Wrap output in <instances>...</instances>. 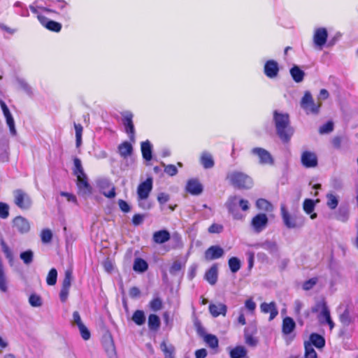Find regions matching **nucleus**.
Returning <instances> with one entry per match:
<instances>
[{"label": "nucleus", "instance_id": "1", "mask_svg": "<svg viewBox=\"0 0 358 358\" xmlns=\"http://www.w3.org/2000/svg\"><path fill=\"white\" fill-rule=\"evenodd\" d=\"M273 122L279 138L284 142H288L294 134V129L289 124L288 114L275 110Z\"/></svg>", "mask_w": 358, "mask_h": 358}, {"label": "nucleus", "instance_id": "2", "mask_svg": "<svg viewBox=\"0 0 358 358\" xmlns=\"http://www.w3.org/2000/svg\"><path fill=\"white\" fill-rule=\"evenodd\" d=\"M227 178L230 183L239 189H250L253 185V180L248 174L238 171L229 172Z\"/></svg>", "mask_w": 358, "mask_h": 358}, {"label": "nucleus", "instance_id": "3", "mask_svg": "<svg viewBox=\"0 0 358 358\" xmlns=\"http://www.w3.org/2000/svg\"><path fill=\"white\" fill-rule=\"evenodd\" d=\"M280 212L284 224L289 229L299 228L303 225L304 220L302 216H292L287 210L285 205H281Z\"/></svg>", "mask_w": 358, "mask_h": 358}, {"label": "nucleus", "instance_id": "4", "mask_svg": "<svg viewBox=\"0 0 358 358\" xmlns=\"http://www.w3.org/2000/svg\"><path fill=\"white\" fill-rule=\"evenodd\" d=\"M14 203L22 210H28L31 208L32 201L29 195L23 190L18 189L13 191Z\"/></svg>", "mask_w": 358, "mask_h": 358}, {"label": "nucleus", "instance_id": "5", "mask_svg": "<svg viewBox=\"0 0 358 358\" xmlns=\"http://www.w3.org/2000/svg\"><path fill=\"white\" fill-rule=\"evenodd\" d=\"M301 106L308 114H317L319 113L321 103H315L310 92H306L301 101Z\"/></svg>", "mask_w": 358, "mask_h": 358}, {"label": "nucleus", "instance_id": "6", "mask_svg": "<svg viewBox=\"0 0 358 358\" xmlns=\"http://www.w3.org/2000/svg\"><path fill=\"white\" fill-rule=\"evenodd\" d=\"M72 278V271L70 269L66 270L59 293V298L62 302H65L68 299Z\"/></svg>", "mask_w": 358, "mask_h": 358}, {"label": "nucleus", "instance_id": "7", "mask_svg": "<svg viewBox=\"0 0 358 358\" xmlns=\"http://www.w3.org/2000/svg\"><path fill=\"white\" fill-rule=\"evenodd\" d=\"M133 114L129 111L122 113V123L125 128L126 133L129 135L131 141H135V129L133 124Z\"/></svg>", "mask_w": 358, "mask_h": 358}, {"label": "nucleus", "instance_id": "8", "mask_svg": "<svg viewBox=\"0 0 358 358\" xmlns=\"http://www.w3.org/2000/svg\"><path fill=\"white\" fill-rule=\"evenodd\" d=\"M76 185L78 189V194L83 196H86L92 193V187L88 182L86 174L76 176Z\"/></svg>", "mask_w": 358, "mask_h": 358}, {"label": "nucleus", "instance_id": "9", "mask_svg": "<svg viewBox=\"0 0 358 358\" xmlns=\"http://www.w3.org/2000/svg\"><path fill=\"white\" fill-rule=\"evenodd\" d=\"M226 207L229 213L233 216L235 220L243 219V215L239 213L238 210V196H230L226 202Z\"/></svg>", "mask_w": 358, "mask_h": 358}, {"label": "nucleus", "instance_id": "10", "mask_svg": "<svg viewBox=\"0 0 358 358\" xmlns=\"http://www.w3.org/2000/svg\"><path fill=\"white\" fill-rule=\"evenodd\" d=\"M251 154L257 156L261 164H273V158L266 150L262 148H255L251 150Z\"/></svg>", "mask_w": 358, "mask_h": 358}, {"label": "nucleus", "instance_id": "11", "mask_svg": "<svg viewBox=\"0 0 358 358\" xmlns=\"http://www.w3.org/2000/svg\"><path fill=\"white\" fill-rule=\"evenodd\" d=\"M268 224V217L264 213H259L255 216L251 221V226L254 231L259 233L263 231Z\"/></svg>", "mask_w": 358, "mask_h": 358}, {"label": "nucleus", "instance_id": "12", "mask_svg": "<svg viewBox=\"0 0 358 358\" xmlns=\"http://www.w3.org/2000/svg\"><path fill=\"white\" fill-rule=\"evenodd\" d=\"M152 189V179L148 178L144 182L140 183L137 189L138 199H147Z\"/></svg>", "mask_w": 358, "mask_h": 358}, {"label": "nucleus", "instance_id": "13", "mask_svg": "<svg viewBox=\"0 0 358 358\" xmlns=\"http://www.w3.org/2000/svg\"><path fill=\"white\" fill-rule=\"evenodd\" d=\"M301 162L304 167L313 168L317 165V157L313 152L304 151L301 154Z\"/></svg>", "mask_w": 358, "mask_h": 358}, {"label": "nucleus", "instance_id": "14", "mask_svg": "<svg viewBox=\"0 0 358 358\" xmlns=\"http://www.w3.org/2000/svg\"><path fill=\"white\" fill-rule=\"evenodd\" d=\"M224 254V251L220 246L213 245L206 250L204 257L207 261H210L222 257Z\"/></svg>", "mask_w": 358, "mask_h": 358}, {"label": "nucleus", "instance_id": "15", "mask_svg": "<svg viewBox=\"0 0 358 358\" xmlns=\"http://www.w3.org/2000/svg\"><path fill=\"white\" fill-rule=\"evenodd\" d=\"M264 72L269 78H275L279 72L278 62L273 59L267 61L264 64Z\"/></svg>", "mask_w": 358, "mask_h": 358}, {"label": "nucleus", "instance_id": "16", "mask_svg": "<svg viewBox=\"0 0 358 358\" xmlns=\"http://www.w3.org/2000/svg\"><path fill=\"white\" fill-rule=\"evenodd\" d=\"M328 36L327 30L324 27H320L315 31L313 36L314 43L320 47H322L327 42Z\"/></svg>", "mask_w": 358, "mask_h": 358}, {"label": "nucleus", "instance_id": "17", "mask_svg": "<svg viewBox=\"0 0 358 358\" xmlns=\"http://www.w3.org/2000/svg\"><path fill=\"white\" fill-rule=\"evenodd\" d=\"M13 225L21 234L27 233L30 230L29 221L22 216H17L13 220Z\"/></svg>", "mask_w": 358, "mask_h": 358}, {"label": "nucleus", "instance_id": "18", "mask_svg": "<svg viewBox=\"0 0 358 358\" xmlns=\"http://www.w3.org/2000/svg\"><path fill=\"white\" fill-rule=\"evenodd\" d=\"M262 312L264 313H270L269 320H273L278 314V309L276 308L275 302H271L269 303H262L260 306Z\"/></svg>", "mask_w": 358, "mask_h": 358}, {"label": "nucleus", "instance_id": "19", "mask_svg": "<svg viewBox=\"0 0 358 358\" xmlns=\"http://www.w3.org/2000/svg\"><path fill=\"white\" fill-rule=\"evenodd\" d=\"M186 189L193 195H199L202 192L203 187L198 180L192 179L187 182Z\"/></svg>", "mask_w": 358, "mask_h": 358}, {"label": "nucleus", "instance_id": "20", "mask_svg": "<svg viewBox=\"0 0 358 358\" xmlns=\"http://www.w3.org/2000/svg\"><path fill=\"white\" fill-rule=\"evenodd\" d=\"M218 268L217 265H213L205 274V279L211 285H214L217 281Z\"/></svg>", "mask_w": 358, "mask_h": 358}, {"label": "nucleus", "instance_id": "21", "mask_svg": "<svg viewBox=\"0 0 358 358\" xmlns=\"http://www.w3.org/2000/svg\"><path fill=\"white\" fill-rule=\"evenodd\" d=\"M296 323L290 317H286L282 320V331L285 335L290 334L295 329Z\"/></svg>", "mask_w": 358, "mask_h": 358}, {"label": "nucleus", "instance_id": "22", "mask_svg": "<svg viewBox=\"0 0 358 358\" xmlns=\"http://www.w3.org/2000/svg\"><path fill=\"white\" fill-rule=\"evenodd\" d=\"M209 311L214 317L220 315L224 316L227 313V306L223 303L210 304Z\"/></svg>", "mask_w": 358, "mask_h": 358}, {"label": "nucleus", "instance_id": "23", "mask_svg": "<svg viewBox=\"0 0 358 358\" xmlns=\"http://www.w3.org/2000/svg\"><path fill=\"white\" fill-rule=\"evenodd\" d=\"M170 234L166 230H159L153 234V241L156 243L162 244L170 239Z\"/></svg>", "mask_w": 358, "mask_h": 358}, {"label": "nucleus", "instance_id": "24", "mask_svg": "<svg viewBox=\"0 0 358 358\" xmlns=\"http://www.w3.org/2000/svg\"><path fill=\"white\" fill-rule=\"evenodd\" d=\"M200 162L204 169H211L214 166V160L211 154L204 152L200 157Z\"/></svg>", "mask_w": 358, "mask_h": 358}, {"label": "nucleus", "instance_id": "25", "mask_svg": "<svg viewBox=\"0 0 358 358\" xmlns=\"http://www.w3.org/2000/svg\"><path fill=\"white\" fill-rule=\"evenodd\" d=\"M256 248H262L268 251L271 254H275L278 252L277 243L271 241H266L264 242L258 243L256 245Z\"/></svg>", "mask_w": 358, "mask_h": 358}, {"label": "nucleus", "instance_id": "26", "mask_svg": "<svg viewBox=\"0 0 358 358\" xmlns=\"http://www.w3.org/2000/svg\"><path fill=\"white\" fill-rule=\"evenodd\" d=\"M289 72L292 78L296 83H301L303 81L305 76V73L303 71L300 69L298 66L294 65L292 68H291Z\"/></svg>", "mask_w": 358, "mask_h": 358}, {"label": "nucleus", "instance_id": "27", "mask_svg": "<svg viewBox=\"0 0 358 358\" xmlns=\"http://www.w3.org/2000/svg\"><path fill=\"white\" fill-rule=\"evenodd\" d=\"M309 343L312 344L313 345H315L317 348L320 349L322 348L325 345V340L324 338L315 333L311 334L310 336V342Z\"/></svg>", "mask_w": 358, "mask_h": 358}, {"label": "nucleus", "instance_id": "28", "mask_svg": "<svg viewBox=\"0 0 358 358\" xmlns=\"http://www.w3.org/2000/svg\"><path fill=\"white\" fill-rule=\"evenodd\" d=\"M141 152L143 159L146 161H150L152 159V145L150 142L147 140L141 143Z\"/></svg>", "mask_w": 358, "mask_h": 358}, {"label": "nucleus", "instance_id": "29", "mask_svg": "<svg viewBox=\"0 0 358 358\" xmlns=\"http://www.w3.org/2000/svg\"><path fill=\"white\" fill-rule=\"evenodd\" d=\"M118 150L120 156L126 159L132 153L133 148L129 142H124L118 146Z\"/></svg>", "mask_w": 358, "mask_h": 358}, {"label": "nucleus", "instance_id": "30", "mask_svg": "<svg viewBox=\"0 0 358 358\" xmlns=\"http://www.w3.org/2000/svg\"><path fill=\"white\" fill-rule=\"evenodd\" d=\"M303 208L307 214H310V218L312 220L317 217L316 213H312L315 209V203L313 200L310 199H305L303 203Z\"/></svg>", "mask_w": 358, "mask_h": 358}, {"label": "nucleus", "instance_id": "31", "mask_svg": "<svg viewBox=\"0 0 358 358\" xmlns=\"http://www.w3.org/2000/svg\"><path fill=\"white\" fill-rule=\"evenodd\" d=\"M148 268V264L144 259L141 258H136L133 265V269L136 272L143 273Z\"/></svg>", "mask_w": 358, "mask_h": 358}, {"label": "nucleus", "instance_id": "32", "mask_svg": "<svg viewBox=\"0 0 358 358\" xmlns=\"http://www.w3.org/2000/svg\"><path fill=\"white\" fill-rule=\"evenodd\" d=\"M160 319L155 314H151L148 317V327L150 330L157 331L160 327Z\"/></svg>", "mask_w": 358, "mask_h": 358}, {"label": "nucleus", "instance_id": "33", "mask_svg": "<svg viewBox=\"0 0 358 358\" xmlns=\"http://www.w3.org/2000/svg\"><path fill=\"white\" fill-rule=\"evenodd\" d=\"M247 355V350L245 347L239 345L232 350L229 352L231 358H244Z\"/></svg>", "mask_w": 358, "mask_h": 358}, {"label": "nucleus", "instance_id": "34", "mask_svg": "<svg viewBox=\"0 0 358 358\" xmlns=\"http://www.w3.org/2000/svg\"><path fill=\"white\" fill-rule=\"evenodd\" d=\"M160 348L164 352L165 358H175V348L172 345H167L165 341H163L160 345Z\"/></svg>", "mask_w": 358, "mask_h": 358}, {"label": "nucleus", "instance_id": "35", "mask_svg": "<svg viewBox=\"0 0 358 358\" xmlns=\"http://www.w3.org/2000/svg\"><path fill=\"white\" fill-rule=\"evenodd\" d=\"M104 348L109 358H116L115 345L110 338L106 341Z\"/></svg>", "mask_w": 358, "mask_h": 358}, {"label": "nucleus", "instance_id": "36", "mask_svg": "<svg viewBox=\"0 0 358 358\" xmlns=\"http://www.w3.org/2000/svg\"><path fill=\"white\" fill-rule=\"evenodd\" d=\"M132 320L137 325H142L145 322V316L144 312L143 310H136L132 316Z\"/></svg>", "mask_w": 358, "mask_h": 358}, {"label": "nucleus", "instance_id": "37", "mask_svg": "<svg viewBox=\"0 0 358 358\" xmlns=\"http://www.w3.org/2000/svg\"><path fill=\"white\" fill-rule=\"evenodd\" d=\"M228 264L230 271L234 273L238 272L241 266V261L235 257H231L229 259Z\"/></svg>", "mask_w": 358, "mask_h": 358}, {"label": "nucleus", "instance_id": "38", "mask_svg": "<svg viewBox=\"0 0 358 358\" xmlns=\"http://www.w3.org/2000/svg\"><path fill=\"white\" fill-rule=\"evenodd\" d=\"M0 244L1 246L2 251L4 253L6 257L8 259L10 263H12L13 261V255L11 250L10 249V248L8 246V245L3 238L1 239Z\"/></svg>", "mask_w": 358, "mask_h": 358}, {"label": "nucleus", "instance_id": "39", "mask_svg": "<svg viewBox=\"0 0 358 358\" xmlns=\"http://www.w3.org/2000/svg\"><path fill=\"white\" fill-rule=\"evenodd\" d=\"M74 168L73 170V174L76 176L85 175L84 169L80 159L76 157L73 159Z\"/></svg>", "mask_w": 358, "mask_h": 358}, {"label": "nucleus", "instance_id": "40", "mask_svg": "<svg viewBox=\"0 0 358 358\" xmlns=\"http://www.w3.org/2000/svg\"><path fill=\"white\" fill-rule=\"evenodd\" d=\"M20 257L25 264L29 265L33 262L34 252L31 250H28L21 252Z\"/></svg>", "mask_w": 358, "mask_h": 358}, {"label": "nucleus", "instance_id": "41", "mask_svg": "<svg viewBox=\"0 0 358 358\" xmlns=\"http://www.w3.org/2000/svg\"><path fill=\"white\" fill-rule=\"evenodd\" d=\"M57 271L55 268L50 270L47 278L46 282L48 285H55L57 282Z\"/></svg>", "mask_w": 358, "mask_h": 358}, {"label": "nucleus", "instance_id": "42", "mask_svg": "<svg viewBox=\"0 0 358 358\" xmlns=\"http://www.w3.org/2000/svg\"><path fill=\"white\" fill-rule=\"evenodd\" d=\"M4 116L6 117V123L9 127L10 134L12 135H15L17 131L15 127V122L10 112L9 111L8 113L4 114Z\"/></svg>", "mask_w": 358, "mask_h": 358}, {"label": "nucleus", "instance_id": "43", "mask_svg": "<svg viewBox=\"0 0 358 358\" xmlns=\"http://www.w3.org/2000/svg\"><path fill=\"white\" fill-rule=\"evenodd\" d=\"M305 357L306 358H317V353L312 346L311 343L305 342Z\"/></svg>", "mask_w": 358, "mask_h": 358}, {"label": "nucleus", "instance_id": "44", "mask_svg": "<svg viewBox=\"0 0 358 358\" xmlns=\"http://www.w3.org/2000/svg\"><path fill=\"white\" fill-rule=\"evenodd\" d=\"M256 206L257 208L266 211H270L272 210L271 204L268 201L264 199H259L256 201Z\"/></svg>", "mask_w": 358, "mask_h": 358}, {"label": "nucleus", "instance_id": "45", "mask_svg": "<svg viewBox=\"0 0 358 358\" xmlns=\"http://www.w3.org/2000/svg\"><path fill=\"white\" fill-rule=\"evenodd\" d=\"M204 341L211 348H216L218 347V339L213 334L206 335Z\"/></svg>", "mask_w": 358, "mask_h": 358}, {"label": "nucleus", "instance_id": "46", "mask_svg": "<svg viewBox=\"0 0 358 358\" xmlns=\"http://www.w3.org/2000/svg\"><path fill=\"white\" fill-rule=\"evenodd\" d=\"M149 306L153 311L160 310L162 308V301L159 297H156L150 301Z\"/></svg>", "mask_w": 358, "mask_h": 358}, {"label": "nucleus", "instance_id": "47", "mask_svg": "<svg viewBox=\"0 0 358 358\" xmlns=\"http://www.w3.org/2000/svg\"><path fill=\"white\" fill-rule=\"evenodd\" d=\"M41 238L43 243H48L52 238V233L48 229H43L41 233Z\"/></svg>", "mask_w": 358, "mask_h": 358}, {"label": "nucleus", "instance_id": "48", "mask_svg": "<svg viewBox=\"0 0 358 358\" xmlns=\"http://www.w3.org/2000/svg\"><path fill=\"white\" fill-rule=\"evenodd\" d=\"M327 197V206L331 209H335L338 203L337 198L332 194H329Z\"/></svg>", "mask_w": 358, "mask_h": 358}, {"label": "nucleus", "instance_id": "49", "mask_svg": "<svg viewBox=\"0 0 358 358\" xmlns=\"http://www.w3.org/2000/svg\"><path fill=\"white\" fill-rule=\"evenodd\" d=\"M162 164L164 167V172L169 176H174L178 173V169L175 165H166L164 163H162Z\"/></svg>", "mask_w": 358, "mask_h": 358}, {"label": "nucleus", "instance_id": "50", "mask_svg": "<svg viewBox=\"0 0 358 358\" xmlns=\"http://www.w3.org/2000/svg\"><path fill=\"white\" fill-rule=\"evenodd\" d=\"M334 129V124L332 122H328L321 126L319 129V132L321 134H329Z\"/></svg>", "mask_w": 358, "mask_h": 358}, {"label": "nucleus", "instance_id": "51", "mask_svg": "<svg viewBox=\"0 0 358 358\" xmlns=\"http://www.w3.org/2000/svg\"><path fill=\"white\" fill-rule=\"evenodd\" d=\"M9 215V206L7 203L0 202V217L6 219Z\"/></svg>", "mask_w": 358, "mask_h": 358}, {"label": "nucleus", "instance_id": "52", "mask_svg": "<svg viewBox=\"0 0 358 358\" xmlns=\"http://www.w3.org/2000/svg\"><path fill=\"white\" fill-rule=\"evenodd\" d=\"M29 302L33 307H39L42 305L41 297L36 294H31L29 296Z\"/></svg>", "mask_w": 358, "mask_h": 358}, {"label": "nucleus", "instance_id": "53", "mask_svg": "<svg viewBox=\"0 0 358 358\" xmlns=\"http://www.w3.org/2000/svg\"><path fill=\"white\" fill-rule=\"evenodd\" d=\"M327 308V303L324 299L318 301L314 307L312 308V311L313 313H317L323 311L325 308Z\"/></svg>", "mask_w": 358, "mask_h": 358}, {"label": "nucleus", "instance_id": "54", "mask_svg": "<svg viewBox=\"0 0 358 358\" xmlns=\"http://www.w3.org/2000/svg\"><path fill=\"white\" fill-rule=\"evenodd\" d=\"M182 265L180 261H175L170 268L169 272L171 275H177L182 269Z\"/></svg>", "mask_w": 358, "mask_h": 358}, {"label": "nucleus", "instance_id": "55", "mask_svg": "<svg viewBox=\"0 0 358 358\" xmlns=\"http://www.w3.org/2000/svg\"><path fill=\"white\" fill-rule=\"evenodd\" d=\"M340 321L341 323L345 326L350 324L351 320L350 317V313L348 310H345L341 315H340Z\"/></svg>", "mask_w": 358, "mask_h": 358}, {"label": "nucleus", "instance_id": "56", "mask_svg": "<svg viewBox=\"0 0 358 358\" xmlns=\"http://www.w3.org/2000/svg\"><path fill=\"white\" fill-rule=\"evenodd\" d=\"M208 231L210 234H220L223 231V226L220 224L214 223L208 227Z\"/></svg>", "mask_w": 358, "mask_h": 358}, {"label": "nucleus", "instance_id": "57", "mask_svg": "<svg viewBox=\"0 0 358 358\" xmlns=\"http://www.w3.org/2000/svg\"><path fill=\"white\" fill-rule=\"evenodd\" d=\"M317 282V279L316 278L309 279L303 282V289L306 291L310 290L316 285Z\"/></svg>", "mask_w": 358, "mask_h": 358}, {"label": "nucleus", "instance_id": "58", "mask_svg": "<svg viewBox=\"0 0 358 358\" xmlns=\"http://www.w3.org/2000/svg\"><path fill=\"white\" fill-rule=\"evenodd\" d=\"M78 327L79 329V331H80L82 338L85 341L90 339V333L89 330L87 329V328L84 324H82Z\"/></svg>", "mask_w": 358, "mask_h": 358}, {"label": "nucleus", "instance_id": "59", "mask_svg": "<svg viewBox=\"0 0 358 358\" xmlns=\"http://www.w3.org/2000/svg\"><path fill=\"white\" fill-rule=\"evenodd\" d=\"M257 305L252 298L247 299L245 301V308L250 311L253 313L256 309Z\"/></svg>", "mask_w": 358, "mask_h": 358}, {"label": "nucleus", "instance_id": "60", "mask_svg": "<svg viewBox=\"0 0 358 358\" xmlns=\"http://www.w3.org/2000/svg\"><path fill=\"white\" fill-rule=\"evenodd\" d=\"M318 317H319V320L322 323L325 322V321H327V320H329V318H331L330 312L328 309V307L327 308H325L323 311L320 312Z\"/></svg>", "mask_w": 358, "mask_h": 358}, {"label": "nucleus", "instance_id": "61", "mask_svg": "<svg viewBox=\"0 0 358 358\" xmlns=\"http://www.w3.org/2000/svg\"><path fill=\"white\" fill-rule=\"evenodd\" d=\"M348 211L347 210L340 209L338 214L337 215V220L343 222H345L348 220Z\"/></svg>", "mask_w": 358, "mask_h": 358}, {"label": "nucleus", "instance_id": "62", "mask_svg": "<svg viewBox=\"0 0 358 358\" xmlns=\"http://www.w3.org/2000/svg\"><path fill=\"white\" fill-rule=\"evenodd\" d=\"M45 29H47L49 31H54V32H59L61 29L62 26L61 24H43Z\"/></svg>", "mask_w": 358, "mask_h": 358}, {"label": "nucleus", "instance_id": "63", "mask_svg": "<svg viewBox=\"0 0 358 358\" xmlns=\"http://www.w3.org/2000/svg\"><path fill=\"white\" fill-rule=\"evenodd\" d=\"M170 199V196L164 192H161L157 196V201L161 205L165 204Z\"/></svg>", "mask_w": 358, "mask_h": 358}, {"label": "nucleus", "instance_id": "64", "mask_svg": "<svg viewBox=\"0 0 358 358\" xmlns=\"http://www.w3.org/2000/svg\"><path fill=\"white\" fill-rule=\"evenodd\" d=\"M118 205L121 210L124 213H128L130 211V206L125 201L120 199L118 201Z\"/></svg>", "mask_w": 358, "mask_h": 358}]
</instances>
